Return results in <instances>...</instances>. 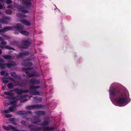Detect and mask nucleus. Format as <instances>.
Here are the masks:
<instances>
[{"label": "nucleus", "mask_w": 131, "mask_h": 131, "mask_svg": "<svg viewBox=\"0 0 131 131\" xmlns=\"http://www.w3.org/2000/svg\"><path fill=\"white\" fill-rule=\"evenodd\" d=\"M22 44L24 46H29L31 44V42L28 40H24L22 41Z\"/></svg>", "instance_id": "obj_9"}, {"label": "nucleus", "mask_w": 131, "mask_h": 131, "mask_svg": "<svg viewBox=\"0 0 131 131\" xmlns=\"http://www.w3.org/2000/svg\"><path fill=\"white\" fill-rule=\"evenodd\" d=\"M42 98L40 97H38V98L37 99V100H39L40 101H41L42 100Z\"/></svg>", "instance_id": "obj_53"}, {"label": "nucleus", "mask_w": 131, "mask_h": 131, "mask_svg": "<svg viewBox=\"0 0 131 131\" xmlns=\"http://www.w3.org/2000/svg\"><path fill=\"white\" fill-rule=\"evenodd\" d=\"M20 22L22 24L27 26H30L31 24V21H28L24 19H20Z\"/></svg>", "instance_id": "obj_5"}, {"label": "nucleus", "mask_w": 131, "mask_h": 131, "mask_svg": "<svg viewBox=\"0 0 131 131\" xmlns=\"http://www.w3.org/2000/svg\"><path fill=\"white\" fill-rule=\"evenodd\" d=\"M23 52L24 53V56H28L30 54L29 52L28 51H26Z\"/></svg>", "instance_id": "obj_29"}, {"label": "nucleus", "mask_w": 131, "mask_h": 131, "mask_svg": "<svg viewBox=\"0 0 131 131\" xmlns=\"http://www.w3.org/2000/svg\"><path fill=\"white\" fill-rule=\"evenodd\" d=\"M29 91V90L27 89L26 90H22V93H28Z\"/></svg>", "instance_id": "obj_44"}, {"label": "nucleus", "mask_w": 131, "mask_h": 131, "mask_svg": "<svg viewBox=\"0 0 131 131\" xmlns=\"http://www.w3.org/2000/svg\"><path fill=\"white\" fill-rule=\"evenodd\" d=\"M54 129L53 127H44L43 128L42 131H50V130Z\"/></svg>", "instance_id": "obj_12"}, {"label": "nucleus", "mask_w": 131, "mask_h": 131, "mask_svg": "<svg viewBox=\"0 0 131 131\" xmlns=\"http://www.w3.org/2000/svg\"><path fill=\"white\" fill-rule=\"evenodd\" d=\"M37 120V121H32V119L31 118H26L25 119L30 122H32L33 123L35 124H38L39 122H40L41 121V120L38 118L36 119Z\"/></svg>", "instance_id": "obj_6"}, {"label": "nucleus", "mask_w": 131, "mask_h": 131, "mask_svg": "<svg viewBox=\"0 0 131 131\" xmlns=\"http://www.w3.org/2000/svg\"><path fill=\"white\" fill-rule=\"evenodd\" d=\"M4 94L6 95H8L10 96H12L13 95V93L9 92H4Z\"/></svg>", "instance_id": "obj_25"}, {"label": "nucleus", "mask_w": 131, "mask_h": 131, "mask_svg": "<svg viewBox=\"0 0 131 131\" xmlns=\"http://www.w3.org/2000/svg\"><path fill=\"white\" fill-rule=\"evenodd\" d=\"M17 8L20 11H21L22 10H23V9H24V7L23 6L20 5L18 6Z\"/></svg>", "instance_id": "obj_31"}, {"label": "nucleus", "mask_w": 131, "mask_h": 131, "mask_svg": "<svg viewBox=\"0 0 131 131\" xmlns=\"http://www.w3.org/2000/svg\"><path fill=\"white\" fill-rule=\"evenodd\" d=\"M5 73V72L4 71H2L1 72V75H4Z\"/></svg>", "instance_id": "obj_50"}, {"label": "nucleus", "mask_w": 131, "mask_h": 131, "mask_svg": "<svg viewBox=\"0 0 131 131\" xmlns=\"http://www.w3.org/2000/svg\"><path fill=\"white\" fill-rule=\"evenodd\" d=\"M6 65L8 68H10L12 67H14L16 66V63L14 62L13 63H6Z\"/></svg>", "instance_id": "obj_14"}, {"label": "nucleus", "mask_w": 131, "mask_h": 131, "mask_svg": "<svg viewBox=\"0 0 131 131\" xmlns=\"http://www.w3.org/2000/svg\"><path fill=\"white\" fill-rule=\"evenodd\" d=\"M17 16L19 17H23V16L22 14L20 13H18L17 14Z\"/></svg>", "instance_id": "obj_39"}, {"label": "nucleus", "mask_w": 131, "mask_h": 131, "mask_svg": "<svg viewBox=\"0 0 131 131\" xmlns=\"http://www.w3.org/2000/svg\"><path fill=\"white\" fill-rule=\"evenodd\" d=\"M23 65L25 66H32L33 64L31 62H26V61H25L23 63Z\"/></svg>", "instance_id": "obj_16"}, {"label": "nucleus", "mask_w": 131, "mask_h": 131, "mask_svg": "<svg viewBox=\"0 0 131 131\" xmlns=\"http://www.w3.org/2000/svg\"><path fill=\"white\" fill-rule=\"evenodd\" d=\"M29 83L31 84L30 85L39 84L40 82L39 80L34 79V78L30 79L29 81Z\"/></svg>", "instance_id": "obj_3"}, {"label": "nucleus", "mask_w": 131, "mask_h": 131, "mask_svg": "<svg viewBox=\"0 0 131 131\" xmlns=\"http://www.w3.org/2000/svg\"><path fill=\"white\" fill-rule=\"evenodd\" d=\"M3 8V6L2 4L1 3H0V10L2 9Z\"/></svg>", "instance_id": "obj_55"}, {"label": "nucleus", "mask_w": 131, "mask_h": 131, "mask_svg": "<svg viewBox=\"0 0 131 131\" xmlns=\"http://www.w3.org/2000/svg\"><path fill=\"white\" fill-rule=\"evenodd\" d=\"M16 106H13L9 107L8 109L9 111L11 112L15 111Z\"/></svg>", "instance_id": "obj_18"}, {"label": "nucleus", "mask_w": 131, "mask_h": 131, "mask_svg": "<svg viewBox=\"0 0 131 131\" xmlns=\"http://www.w3.org/2000/svg\"><path fill=\"white\" fill-rule=\"evenodd\" d=\"M24 56L23 52H19L17 56V57L18 58H23Z\"/></svg>", "instance_id": "obj_23"}, {"label": "nucleus", "mask_w": 131, "mask_h": 131, "mask_svg": "<svg viewBox=\"0 0 131 131\" xmlns=\"http://www.w3.org/2000/svg\"><path fill=\"white\" fill-rule=\"evenodd\" d=\"M20 85L23 87H24L26 86V84L24 82H21L19 83Z\"/></svg>", "instance_id": "obj_38"}, {"label": "nucleus", "mask_w": 131, "mask_h": 131, "mask_svg": "<svg viewBox=\"0 0 131 131\" xmlns=\"http://www.w3.org/2000/svg\"><path fill=\"white\" fill-rule=\"evenodd\" d=\"M49 123L47 121H44L40 125L41 126H47L49 125Z\"/></svg>", "instance_id": "obj_22"}, {"label": "nucleus", "mask_w": 131, "mask_h": 131, "mask_svg": "<svg viewBox=\"0 0 131 131\" xmlns=\"http://www.w3.org/2000/svg\"><path fill=\"white\" fill-rule=\"evenodd\" d=\"M12 28V27L10 26L5 27L3 28L2 29L3 32H5L8 31L10 30Z\"/></svg>", "instance_id": "obj_13"}, {"label": "nucleus", "mask_w": 131, "mask_h": 131, "mask_svg": "<svg viewBox=\"0 0 131 131\" xmlns=\"http://www.w3.org/2000/svg\"><path fill=\"white\" fill-rule=\"evenodd\" d=\"M1 44L3 45H5L7 44V42L6 41H3L1 42Z\"/></svg>", "instance_id": "obj_46"}, {"label": "nucleus", "mask_w": 131, "mask_h": 131, "mask_svg": "<svg viewBox=\"0 0 131 131\" xmlns=\"http://www.w3.org/2000/svg\"><path fill=\"white\" fill-rule=\"evenodd\" d=\"M0 21L1 23L3 24H7L8 23L7 21L3 18H1L0 19Z\"/></svg>", "instance_id": "obj_27"}, {"label": "nucleus", "mask_w": 131, "mask_h": 131, "mask_svg": "<svg viewBox=\"0 0 131 131\" xmlns=\"http://www.w3.org/2000/svg\"><path fill=\"white\" fill-rule=\"evenodd\" d=\"M9 109L8 110H5L4 111V112L5 113H9Z\"/></svg>", "instance_id": "obj_48"}, {"label": "nucleus", "mask_w": 131, "mask_h": 131, "mask_svg": "<svg viewBox=\"0 0 131 131\" xmlns=\"http://www.w3.org/2000/svg\"><path fill=\"white\" fill-rule=\"evenodd\" d=\"M27 101V99H24L23 100V101H24V102L26 101Z\"/></svg>", "instance_id": "obj_63"}, {"label": "nucleus", "mask_w": 131, "mask_h": 131, "mask_svg": "<svg viewBox=\"0 0 131 131\" xmlns=\"http://www.w3.org/2000/svg\"><path fill=\"white\" fill-rule=\"evenodd\" d=\"M3 127L4 129L7 130H9L10 129H13L14 128V127L11 125H9L8 127L5 126H3Z\"/></svg>", "instance_id": "obj_10"}, {"label": "nucleus", "mask_w": 131, "mask_h": 131, "mask_svg": "<svg viewBox=\"0 0 131 131\" xmlns=\"http://www.w3.org/2000/svg\"><path fill=\"white\" fill-rule=\"evenodd\" d=\"M8 73L7 72L5 73L4 74V75L5 76H7L8 75Z\"/></svg>", "instance_id": "obj_62"}, {"label": "nucleus", "mask_w": 131, "mask_h": 131, "mask_svg": "<svg viewBox=\"0 0 131 131\" xmlns=\"http://www.w3.org/2000/svg\"><path fill=\"white\" fill-rule=\"evenodd\" d=\"M3 57L5 59L10 60L12 58V56H11L7 55H4Z\"/></svg>", "instance_id": "obj_21"}, {"label": "nucleus", "mask_w": 131, "mask_h": 131, "mask_svg": "<svg viewBox=\"0 0 131 131\" xmlns=\"http://www.w3.org/2000/svg\"><path fill=\"white\" fill-rule=\"evenodd\" d=\"M9 121H14V119L13 118H11L9 119Z\"/></svg>", "instance_id": "obj_58"}, {"label": "nucleus", "mask_w": 131, "mask_h": 131, "mask_svg": "<svg viewBox=\"0 0 131 131\" xmlns=\"http://www.w3.org/2000/svg\"><path fill=\"white\" fill-rule=\"evenodd\" d=\"M21 12L22 13L24 14L28 13H29V11L28 10L24 9H23V10H22Z\"/></svg>", "instance_id": "obj_37"}, {"label": "nucleus", "mask_w": 131, "mask_h": 131, "mask_svg": "<svg viewBox=\"0 0 131 131\" xmlns=\"http://www.w3.org/2000/svg\"><path fill=\"white\" fill-rule=\"evenodd\" d=\"M109 91L110 96L114 97L115 101L119 106H122L124 104L129 103V94H127L128 92L124 91L121 87H110Z\"/></svg>", "instance_id": "obj_1"}, {"label": "nucleus", "mask_w": 131, "mask_h": 131, "mask_svg": "<svg viewBox=\"0 0 131 131\" xmlns=\"http://www.w3.org/2000/svg\"><path fill=\"white\" fill-rule=\"evenodd\" d=\"M5 106H7L8 105V103H6L5 104Z\"/></svg>", "instance_id": "obj_64"}, {"label": "nucleus", "mask_w": 131, "mask_h": 131, "mask_svg": "<svg viewBox=\"0 0 131 131\" xmlns=\"http://www.w3.org/2000/svg\"><path fill=\"white\" fill-rule=\"evenodd\" d=\"M28 113H27V114H29L31 115H33V112H32L31 111H29L28 112H27Z\"/></svg>", "instance_id": "obj_52"}, {"label": "nucleus", "mask_w": 131, "mask_h": 131, "mask_svg": "<svg viewBox=\"0 0 131 131\" xmlns=\"http://www.w3.org/2000/svg\"><path fill=\"white\" fill-rule=\"evenodd\" d=\"M5 13L7 14L11 15L12 14V12L10 10L7 9L5 10Z\"/></svg>", "instance_id": "obj_28"}, {"label": "nucleus", "mask_w": 131, "mask_h": 131, "mask_svg": "<svg viewBox=\"0 0 131 131\" xmlns=\"http://www.w3.org/2000/svg\"><path fill=\"white\" fill-rule=\"evenodd\" d=\"M13 8V6L12 5H9L7 7V8Z\"/></svg>", "instance_id": "obj_51"}, {"label": "nucleus", "mask_w": 131, "mask_h": 131, "mask_svg": "<svg viewBox=\"0 0 131 131\" xmlns=\"http://www.w3.org/2000/svg\"><path fill=\"white\" fill-rule=\"evenodd\" d=\"M4 39L2 37L0 36V41H1L2 42L3 41H4Z\"/></svg>", "instance_id": "obj_56"}, {"label": "nucleus", "mask_w": 131, "mask_h": 131, "mask_svg": "<svg viewBox=\"0 0 131 131\" xmlns=\"http://www.w3.org/2000/svg\"><path fill=\"white\" fill-rule=\"evenodd\" d=\"M42 107V105L41 104H37L27 106L26 107V108L27 110H32L35 108H41Z\"/></svg>", "instance_id": "obj_2"}, {"label": "nucleus", "mask_w": 131, "mask_h": 131, "mask_svg": "<svg viewBox=\"0 0 131 131\" xmlns=\"http://www.w3.org/2000/svg\"><path fill=\"white\" fill-rule=\"evenodd\" d=\"M2 45V44H1L0 46V47L2 48H4V47Z\"/></svg>", "instance_id": "obj_61"}, {"label": "nucleus", "mask_w": 131, "mask_h": 131, "mask_svg": "<svg viewBox=\"0 0 131 131\" xmlns=\"http://www.w3.org/2000/svg\"><path fill=\"white\" fill-rule=\"evenodd\" d=\"M5 3L8 4H9L12 3V1L11 0H6Z\"/></svg>", "instance_id": "obj_34"}, {"label": "nucleus", "mask_w": 131, "mask_h": 131, "mask_svg": "<svg viewBox=\"0 0 131 131\" xmlns=\"http://www.w3.org/2000/svg\"><path fill=\"white\" fill-rule=\"evenodd\" d=\"M34 95H38L39 94V92L38 91H35L33 93Z\"/></svg>", "instance_id": "obj_49"}, {"label": "nucleus", "mask_w": 131, "mask_h": 131, "mask_svg": "<svg viewBox=\"0 0 131 131\" xmlns=\"http://www.w3.org/2000/svg\"><path fill=\"white\" fill-rule=\"evenodd\" d=\"M15 29L17 30L21 31L23 29V27L22 26L21 24L18 23L16 26L14 27Z\"/></svg>", "instance_id": "obj_7"}, {"label": "nucleus", "mask_w": 131, "mask_h": 131, "mask_svg": "<svg viewBox=\"0 0 131 131\" xmlns=\"http://www.w3.org/2000/svg\"><path fill=\"white\" fill-rule=\"evenodd\" d=\"M3 18L7 20H9L10 19V17L6 16H4Z\"/></svg>", "instance_id": "obj_43"}, {"label": "nucleus", "mask_w": 131, "mask_h": 131, "mask_svg": "<svg viewBox=\"0 0 131 131\" xmlns=\"http://www.w3.org/2000/svg\"><path fill=\"white\" fill-rule=\"evenodd\" d=\"M27 112L23 111H17L16 112V114L20 115L27 114Z\"/></svg>", "instance_id": "obj_11"}, {"label": "nucleus", "mask_w": 131, "mask_h": 131, "mask_svg": "<svg viewBox=\"0 0 131 131\" xmlns=\"http://www.w3.org/2000/svg\"><path fill=\"white\" fill-rule=\"evenodd\" d=\"M11 75L14 77H16L17 76L16 73L15 72H12L11 73Z\"/></svg>", "instance_id": "obj_33"}, {"label": "nucleus", "mask_w": 131, "mask_h": 131, "mask_svg": "<svg viewBox=\"0 0 131 131\" xmlns=\"http://www.w3.org/2000/svg\"><path fill=\"white\" fill-rule=\"evenodd\" d=\"M13 131H20V130H18L16 129L14 127V129H13Z\"/></svg>", "instance_id": "obj_57"}, {"label": "nucleus", "mask_w": 131, "mask_h": 131, "mask_svg": "<svg viewBox=\"0 0 131 131\" xmlns=\"http://www.w3.org/2000/svg\"><path fill=\"white\" fill-rule=\"evenodd\" d=\"M20 123L21 124L24 125H27V122L25 121H21Z\"/></svg>", "instance_id": "obj_35"}, {"label": "nucleus", "mask_w": 131, "mask_h": 131, "mask_svg": "<svg viewBox=\"0 0 131 131\" xmlns=\"http://www.w3.org/2000/svg\"><path fill=\"white\" fill-rule=\"evenodd\" d=\"M16 102L15 100H13L12 101L10 102V104L13 105L14 106H17L16 105Z\"/></svg>", "instance_id": "obj_32"}, {"label": "nucleus", "mask_w": 131, "mask_h": 131, "mask_svg": "<svg viewBox=\"0 0 131 131\" xmlns=\"http://www.w3.org/2000/svg\"><path fill=\"white\" fill-rule=\"evenodd\" d=\"M8 87L9 89H12L13 87V83L10 82L8 84Z\"/></svg>", "instance_id": "obj_26"}, {"label": "nucleus", "mask_w": 131, "mask_h": 131, "mask_svg": "<svg viewBox=\"0 0 131 131\" xmlns=\"http://www.w3.org/2000/svg\"><path fill=\"white\" fill-rule=\"evenodd\" d=\"M9 81L8 80H3V83L4 84H6L9 82Z\"/></svg>", "instance_id": "obj_41"}, {"label": "nucleus", "mask_w": 131, "mask_h": 131, "mask_svg": "<svg viewBox=\"0 0 131 131\" xmlns=\"http://www.w3.org/2000/svg\"><path fill=\"white\" fill-rule=\"evenodd\" d=\"M30 70L31 69L29 68H24L23 69V70L25 71L26 74H28V76H29V75L30 73L27 71Z\"/></svg>", "instance_id": "obj_17"}, {"label": "nucleus", "mask_w": 131, "mask_h": 131, "mask_svg": "<svg viewBox=\"0 0 131 131\" xmlns=\"http://www.w3.org/2000/svg\"><path fill=\"white\" fill-rule=\"evenodd\" d=\"M15 91L16 93L18 94L22 93V90L21 89H15Z\"/></svg>", "instance_id": "obj_20"}, {"label": "nucleus", "mask_w": 131, "mask_h": 131, "mask_svg": "<svg viewBox=\"0 0 131 131\" xmlns=\"http://www.w3.org/2000/svg\"><path fill=\"white\" fill-rule=\"evenodd\" d=\"M5 62V60L3 59L2 58H0V62L1 63H4Z\"/></svg>", "instance_id": "obj_47"}, {"label": "nucleus", "mask_w": 131, "mask_h": 131, "mask_svg": "<svg viewBox=\"0 0 131 131\" xmlns=\"http://www.w3.org/2000/svg\"><path fill=\"white\" fill-rule=\"evenodd\" d=\"M14 34L16 35H18L19 34V32L17 31H15L14 32Z\"/></svg>", "instance_id": "obj_60"}, {"label": "nucleus", "mask_w": 131, "mask_h": 131, "mask_svg": "<svg viewBox=\"0 0 131 131\" xmlns=\"http://www.w3.org/2000/svg\"><path fill=\"white\" fill-rule=\"evenodd\" d=\"M6 87V86H3L2 88V89L3 90H4L5 89V88Z\"/></svg>", "instance_id": "obj_59"}, {"label": "nucleus", "mask_w": 131, "mask_h": 131, "mask_svg": "<svg viewBox=\"0 0 131 131\" xmlns=\"http://www.w3.org/2000/svg\"><path fill=\"white\" fill-rule=\"evenodd\" d=\"M30 89H39L40 88V86H33L32 85H29Z\"/></svg>", "instance_id": "obj_24"}, {"label": "nucleus", "mask_w": 131, "mask_h": 131, "mask_svg": "<svg viewBox=\"0 0 131 131\" xmlns=\"http://www.w3.org/2000/svg\"><path fill=\"white\" fill-rule=\"evenodd\" d=\"M28 127L30 128V129L31 131H38L41 129L40 127L35 128V126L32 124L28 125Z\"/></svg>", "instance_id": "obj_4"}, {"label": "nucleus", "mask_w": 131, "mask_h": 131, "mask_svg": "<svg viewBox=\"0 0 131 131\" xmlns=\"http://www.w3.org/2000/svg\"><path fill=\"white\" fill-rule=\"evenodd\" d=\"M6 63L5 64H3L0 63V67H1V68H4L6 67Z\"/></svg>", "instance_id": "obj_30"}, {"label": "nucleus", "mask_w": 131, "mask_h": 131, "mask_svg": "<svg viewBox=\"0 0 131 131\" xmlns=\"http://www.w3.org/2000/svg\"><path fill=\"white\" fill-rule=\"evenodd\" d=\"M5 48L6 49H7L9 50H10V49H12L13 50H14V48H12L10 46H5Z\"/></svg>", "instance_id": "obj_36"}, {"label": "nucleus", "mask_w": 131, "mask_h": 131, "mask_svg": "<svg viewBox=\"0 0 131 131\" xmlns=\"http://www.w3.org/2000/svg\"><path fill=\"white\" fill-rule=\"evenodd\" d=\"M38 97L37 96H34L33 98L34 99H36L37 100Z\"/></svg>", "instance_id": "obj_54"}, {"label": "nucleus", "mask_w": 131, "mask_h": 131, "mask_svg": "<svg viewBox=\"0 0 131 131\" xmlns=\"http://www.w3.org/2000/svg\"><path fill=\"white\" fill-rule=\"evenodd\" d=\"M12 117V115L10 114H7L6 115V117L7 118H10Z\"/></svg>", "instance_id": "obj_45"}, {"label": "nucleus", "mask_w": 131, "mask_h": 131, "mask_svg": "<svg viewBox=\"0 0 131 131\" xmlns=\"http://www.w3.org/2000/svg\"><path fill=\"white\" fill-rule=\"evenodd\" d=\"M35 75V73H30L29 77V78L33 77Z\"/></svg>", "instance_id": "obj_40"}, {"label": "nucleus", "mask_w": 131, "mask_h": 131, "mask_svg": "<svg viewBox=\"0 0 131 131\" xmlns=\"http://www.w3.org/2000/svg\"><path fill=\"white\" fill-rule=\"evenodd\" d=\"M21 34L26 36H28L29 35V33L28 31L25 30H22L20 31Z\"/></svg>", "instance_id": "obj_15"}, {"label": "nucleus", "mask_w": 131, "mask_h": 131, "mask_svg": "<svg viewBox=\"0 0 131 131\" xmlns=\"http://www.w3.org/2000/svg\"><path fill=\"white\" fill-rule=\"evenodd\" d=\"M23 4L27 7L31 6V3L30 1L27 0H22Z\"/></svg>", "instance_id": "obj_8"}, {"label": "nucleus", "mask_w": 131, "mask_h": 131, "mask_svg": "<svg viewBox=\"0 0 131 131\" xmlns=\"http://www.w3.org/2000/svg\"><path fill=\"white\" fill-rule=\"evenodd\" d=\"M25 48H26V47L25 46H22L20 47L19 48V49L20 50H21V51H22L23 50V49H25Z\"/></svg>", "instance_id": "obj_42"}, {"label": "nucleus", "mask_w": 131, "mask_h": 131, "mask_svg": "<svg viewBox=\"0 0 131 131\" xmlns=\"http://www.w3.org/2000/svg\"><path fill=\"white\" fill-rule=\"evenodd\" d=\"M36 114L39 116L43 115L45 114V112L42 111H38L36 112Z\"/></svg>", "instance_id": "obj_19"}]
</instances>
